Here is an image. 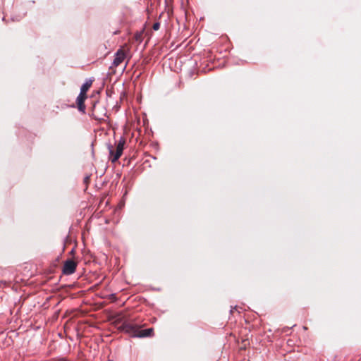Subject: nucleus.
Masks as SVG:
<instances>
[{
  "mask_svg": "<svg viewBox=\"0 0 361 361\" xmlns=\"http://www.w3.org/2000/svg\"><path fill=\"white\" fill-rule=\"evenodd\" d=\"M87 98V94L80 92L79 95L77 97V105L78 109L80 111L85 113V101Z\"/></svg>",
  "mask_w": 361,
  "mask_h": 361,
  "instance_id": "423d86ee",
  "label": "nucleus"
},
{
  "mask_svg": "<svg viewBox=\"0 0 361 361\" xmlns=\"http://www.w3.org/2000/svg\"><path fill=\"white\" fill-rule=\"evenodd\" d=\"M92 115L96 120L104 121L107 117V111L104 105L95 103L92 109Z\"/></svg>",
  "mask_w": 361,
  "mask_h": 361,
  "instance_id": "f03ea898",
  "label": "nucleus"
},
{
  "mask_svg": "<svg viewBox=\"0 0 361 361\" xmlns=\"http://www.w3.org/2000/svg\"><path fill=\"white\" fill-rule=\"evenodd\" d=\"M160 27V23L159 22H156L154 23L152 28L154 30H158Z\"/></svg>",
  "mask_w": 361,
  "mask_h": 361,
  "instance_id": "1a4fd4ad",
  "label": "nucleus"
},
{
  "mask_svg": "<svg viewBox=\"0 0 361 361\" xmlns=\"http://www.w3.org/2000/svg\"><path fill=\"white\" fill-rule=\"evenodd\" d=\"M153 329L149 328L147 329L140 330L138 331L137 337H147L152 335Z\"/></svg>",
  "mask_w": 361,
  "mask_h": 361,
  "instance_id": "0eeeda50",
  "label": "nucleus"
},
{
  "mask_svg": "<svg viewBox=\"0 0 361 361\" xmlns=\"http://www.w3.org/2000/svg\"><path fill=\"white\" fill-rule=\"evenodd\" d=\"M89 181H90V176H86V177H85V178H84V182H85V183H87Z\"/></svg>",
  "mask_w": 361,
  "mask_h": 361,
  "instance_id": "9d476101",
  "label": "nucleus"
},
{
  "mask_svg": "<svg viewBox=\"0 0 361 361\" xmlns=\"http://www.w3.org/2000/svg\"><path fill=\"white\" fill-rule=\"evenodd\" d=\"M77 267V263L72 259H68L64 262L62 272L65 275H71L73 274Z\"/></svg>",
  "mask_w": 361,
  "mask_h": 361,
  "instance_id": "20e7f679",
  "label": "nucleus"
},
{
  "mask_svg": "<svg viewBox=\"0 0 361 361\" xmlns=\"http://www.w3.org/2000/svg\"><path fill=\"white\" fill-rule=\"evenodd\" d=\"M92 80H87L81 87L80 88V92H82V93H85L87 94V92L88 91V90L90 89V87H91L92 85Z\"/></svg>",
  "mask_w": 361,
  "mask_h": 361,
  "instance_id": "6e6552de",
  "label": "nucleus"
},
{
  "mask_svg": "<svg viewBox=\"0 0 361 361\" xmlns=\"http://www.w3.org/2000/svg\"><path fill=\"white\" fill-rule=\"evenodd\" d=\"M126 53L123 49H119L115 54L113 65L115 67L118 66L126 59Z\"/></svg>",
  "mask_w": 361,
  "mask_h": 361,
  "instance_id": "39448f33",
  "label": "nucleus"
},
{
  "mask_svg": "<svg viewBox=\"0 0 361 361\" xmlns=\"http://www.w3.org/2000/svg\"><path fill=\"white\" fill-rule=\"evenodd\" d=\"M126 140L124 138L121 137L116 144V149L114 152V147L111 145H108V149L109 152V159L112 163H115L122 155Z\"/></svg>",
  "mask_w": 361,
  "mask_h": 361,
  "instance_id": "f257e3e1",
  "label": "nucleus"
},
{
  "mask_svg": "<svg viewBox=\"0 0 361 361\" xmlns=\"http://www.w3.org/2000/svg\"><path fill=\"white\" fill-rule=\"evenodd\" d=\"M118 329L124 331L132 336H137L139 329L136 325L128 323L123 322L119 327Z\"/></svg>",
  "mask_w": 361,
  "mask_h": 361,
  "instance_id": "7ed1b4c3",
  "label": "nucleus"
},
{
  "mask_svg": "<svg viewBox=\"0 0 361 361\" xmlns=\"http://www.w3.org/2000/svg\"><path fill=\"white\" fill-rule=\"evenodd\" d=\"M235 309H236V307H235L234 308H232V309L231 310V313H233V311H234V310H235Z\"/></svg>",
  "mask_w": 361,
  "mask_h": 361,
  "instance_id": "9b49d317",
  "label": "nucleus"
}]
</instances>
